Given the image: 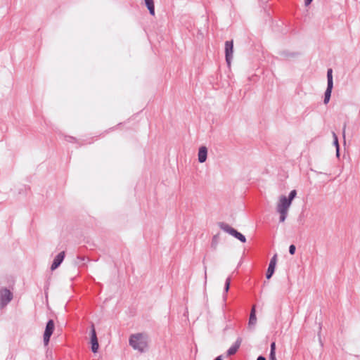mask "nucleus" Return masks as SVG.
Returning a JSON list of instances; mask_svg holds the SVG:
<instances>
[{
  "label": "nucleus",
  "mask_w": 360,
  "mask_h": 360,
  "mask_svg": "<svg viewBox=\"0 0 360 360\" xmlns=\"http://www.w3.org/2000/svg\"><path fill=\"white\" fill-rule=\"evenodd\" d=\"M129 342L134 349L138 350L140 352H145L148 346L147 338L142 333L131 335Z\"/></svg>",
  "instance_id": "1"
},
{
  "label": "nucleus",
  "mask_w": 360,
  "mask_h": 360,
  "mask_svg": "<svg viewBox=\"0 0 360 360\" xmlns=\"http://www.w3.org/2000/svg\"><path fill=\"white\" fill-rule=\"evenodd\" d=\"M219 227L223 230L224 231L228 233L229 234L231 235L234 238H237L242 243L246 242V238L244 235L238 232L235 229L230 226L228 224L225 222H219L218 223Z\"/></svg>",
  "instance_id": "2"
},
{
  "label": "nucleus",
  "mask_w": 360,
  "mask_h": 360,
  "mask_svg": "<svg viewBox=\"0 0 360 360\" xmlns=\"http://www.w3.org/2000/svg\"><path fill=\"white\" fill-rule=\"evenodd\" d=\"M333 87V70L331 68H329L327 71V88L325 91L324 100H323V102L325 104H327L330 101Z\"/></svg>",
  "instance_id": "3"
},
{
  "label": "nucleus",
  "mask_w": 360,
  "mask_h": 360,
  "mask_svg": "<svg viewBox=\"0 0 360 360\" xmlns=\"http://www.w3.org/2000/svg\"><path fill=\"white\" fill-rule=\"evenodd\" d=\"M13 299V293L6 288H0V307H5Z\"/></svg>",
  "instance_id": "4"
},
{
  "label": "nucleus",
  "mask_w": 360,
  "mask_h": 360,
  "mask_svg": "<svg viewBox=\"0 0 360 360\" xmlns=\"http://www.w3.org/2000/svg\"><path fill=\"white\" fill-rule=\"evenodd\" d=\"M291 204L290 200H287L286 196L281 195L277 204L276 211L278 212H288Z\"/></svg>",
  "instance_id": "5"
},
{
  "label": "nucleus",
  "mask_w": 360,
  "mask_h": 360,
  "mask_svg": "<svg viewBox=\"0 0 360 360\" xmlns=\"http://www.w3.org/2000/svg\"><path fill=\"white\" fill-rule=\"evenodd\" d=\"M54 328H55L54 322L53 320L50 319L46 323V328L44 330V345H46V346L48 345L49 340H50V338L53 333Z\"/></svg>",
  "instance_id": "6"
},
{
  "label": "nucleus",
  "mask_w": 360,
  "mask_h": 360,
  "mask_svg": "<svg viewBox=\"0 0 360 360\" xmlns=\"http://www.w3.org/2000/svg\"><path fill=\"white\" fill-rule=\"evenodd\" d=\"M233 53V41H226L225 42V58L226 61L229 66H230Z\"/></svg>",
  "instance_id": "7"
},
{
  "label": "nucleus",
  "mask_w": 360,
  "mask_h": 360,
  "mask_svg": "<svg viewBox=\"0 0 360 360\" xmlns=\"http://www.w3.org/2000/svg\"><path fill=\"white\" fill-rule=\"evenodd\" d=\"M91 350L94 353H96L98 349V342L96 336V330L94 326H91Z\"/></svg>",
  "instance_id": "8"
},
{
  "label": "nucleus",
  "mask_w": 360,
  "mask_h": 360,
  "mask_svg": "<svg viewBox=\"0 0 360 360\" xmlns=\"http://www.w3.org/2000/svg\"><path fill=\"white\" fill-rule=\"evenodd\" d=\"M276 262H277V255H274L272 257V258L271 259L269 264V267L267 269V271L266 274V277L267 279H270L271 278V276H273L274 271H275Z\"/></svg>",
  "instance_id": "9"
},
{
  "label": "nucleus",
  "mask_w": 360,
  "mask_h": 360,
  "mask_svg": "<svg viewBox=\"0 0 360 360\" xmlns=\"http://www.w3.org/2000/svg\"><path fill=\"white\" fill-rule=\"evenodd\" d=\"M65 252L62 251L55 257L51 266V271L56 269L60 265L65 258Z\"/></svg>",
  "instance_id": "10"
},
{
  "label": "nucleus",
  "mask_w": 360,
  "mask_h": 360,
  "mask_svg": "<svg viewBox=\"0 0 360 360\" xmlns=\"http://www.w3.org/2000/svg\"><path fill=\"white\" fill-rule=\"evenodd\" d=\"M198 161L200 163H203L206 161L207 157V148L206 146H201L198 150Z\"/></svg>",
  "instance_id": "11"
},
{
  "label": "nucleus",
  "mask_w": 360,
  "mask_h": 360,
  "mask_svg": "<svg viewBox=\"0 0 360 360\" xmlns=\"http://www.w3.org/2000/svg\"><path fill=\"white\" fill-rule=\"evenodd\" d=\"M241 342H242V338L240 337L238 338L236 342L234 343V345H232L227 350V356H231V355L235 354L237 352L238 348L240 347Z\"/></svg>",
  "instance_id": "12"
},
{
  "label": "nucleus",
  "mask_w": 360,
  "mask_h": 360,
  "mask_svg": "<svg viewBox=\"0 0 360 360\" xmlns=\"http://www.w3.org/2000/svg\"><path fill=\"white\" fill-rule=\"evenodd\" d=\"M256 322H257V317H256V313H255V307L254 306L252 308L250 318H249V322H248L249 327L254 326L256 324Z\"/></svg>",
  "instance_id": "13"
},
{
  "label": "nucleus",
  "mask_w": 360,
  "mask_h": 360,
  "mask_svg": "<svg viewBox=\"0 0 360 360\" xmlns=\"http://www.w3.org/2000/svg\"><path fill=\"white\" fill-rule=\"evenodd\" d=\"M145 4L152 15H155V6L153 0H144Z\"/></svg>",
  "instance_id": "14"
},
{
  "label": "nucleus",
  "mask_w": 360,
  "mask_h": 360,
  "mask_svg": "<svg viewBox=\"0 0 360 360\" xmlns=\"http://www.w3.org/2000/svg\"><path fill=\"white\" fill-rule=\"evenodd\" d=\"M219 236L218 234L217 235H214L212 239V242H211V248L213 249V250H216L217 248V245H218V243H219Z\"/></svg>",
  "instance_id": "15"
},
{
  "label": "nucleus",
  "mask_w": 360,
  "mask_h": 360,
  "mask_svg": "<svg viewBox=\"0 0 360 360\" xmlns=\"http://www.w3.org/2000/svg\"><path fill=\"white\" fill-rule=\"evenodd\" d=\"M297 191L295 190H292L290 191L288 198H287L288 200H290V202L292 203V201L293 199L296 197Z\"/></svg>",
  "instance_id": "16"
},
{
  "label": "nucleus",
  "mask_w": 360,
  "mask_h": 360,
  "mask_svg": "<svg viewBox=\"0 0 360 360\" xmlns=\"http://www.w3.org/2000/svg\"><path fill=\"white\" fill-rule=\"evenodd\" d=\"M230 284H231V278L229 277L226 279L225 284H224V292L226 293L229 290L230 288Z\"/></svg>",
  "instance_id": "17"
},
{
  "label": "nucleus",
  "mask_w": 360,
  "mask_h": 360,
  "mask_svg": "<svg viewBox=\"0 0 360 360\" xmlns=\"http://www.w3.org/2000/svg\"><path fill=\"white\" fill-rule=\"evenodd\" d=\"M278 213L280 214V218H279L280 222L285 221V220L287 217V215H288V212H278Z\"/></svg>",
  "instance_id": "18"
},
{
  "label": "nucleus",
  "mask_w": 360,
  "mask_h": 360,
  "mask_svg": "<svg viewBox=\"0 0 360 360\" xmlns=\"http://www.w3.org/2000/svg\"><path fill=\"white\" fill-rule=\"evenodd\" d=\"M333 139H334V145L335 146V148H338V146H339V143H338V136L337 135L335 134V133H333Z\"/></svg>",
  "instance_id": "19"
},
{
  "label": "nucleus",
  "mask_w": 360,
  "mask_h": 360,
  "mask_svg": "<svg viewBox=\"0 0 360 360\" xmlns=\"http://www.w3.org/2000/svg\"><path fill=\"white\" fill-rule=\"evenodd\" d=\"M296 250V248L294 245H290L289 247V252L290 255H294Z\"/></svg>",
  "instance_id": "20"
},
{
  "label": "nucleus",
  "mask_w": 360,
  "mask_h": 360,
  "mask_svg": "<svg viewBox=\"0 0 360 360\" xmlns=\"http://www.w3.org/2000/svg\"><path fill=\"white\" fill-rule=\"evenodd\" d=\"M269 360H276V352L270 351L269 359Z\"/></svg>",
  "instance_id": "21"
},
{
  "label": "nucleus",
  "mask_w": 360,
  "mask_h": 360,
  "mask_svg": "<svg viewBox=\"0 0 360 360\" xmlns=\"http://www.w3.org/2000/svg\"><path fill=\"white\" fill-rule=\"evenodd\" d=\"M273 352H276V343L274 342H271V350Z\"/></svg>",
  "instance_id": "22"
},
{
  "label": "nucleus",
  "mask_w": 360,
  "mask_h": 360,
  "mask_svg": "<svg viewBox=\"0 0 360 360\" xmlns=\"http://www.w3.org/2000/svg\"><path fill=\"white\" fill-rule=\"evenodd\" d=\"M313 0H305L304 1V4L305 6H309L311 2H312Z\"/></svg>",
  "instance_id": "23"
},
{
  "label": "nucleus",
  "mask_w": 360,
  "mask_h": 360,
  "mask_svg": "<svg viewBox=\"0 0 360 360\" xmlns=\"http://www.w3.org/2000/svg\"><path fill=\"white\" fill-rule=\"evenodd\" d=\"M204 269H205V281H207V266L204 265Z\"/></svg>",
  "instance_id": "24"
},
{
  "label": "nucleus",
  "mask_w": 360,
  "mask_h": 360,
  "mask_svg": "<svg viewBox=\"0 0 360 360\" xmlns=\"http://www.w3.org/2000/svg\"><path fill=\"white\" fill-rule=\"evenodd\" d=\"M77 259L80 262H84V257H81V256H78V257H77Z\"/></svg>",
  "instance_id": "25"
},
{
  "label": "nucleus",
  "mask_w": 360,
  "mask_h": 360,
  "mask_svg": "<svg viewBox=\"0 0 360 360\" xmlns=\"http://www.w3.org/2000/svg\"><path fill=\"white\" fill-rule=\"evenodd\" d=\"M339 155H340V146H338V148H336V155L338 157H339Z\"/></svg>",
  "instance_id": "26"
},
{
  "label": "nucleus",
  "mask_w": 360,
  "mask_h": 360,
  "mask_svg": "<svg viewBox=\"0 0 360 360\" xmlns=\"http://www.w3.org/2000/svg\"><path fill=\"white\" fill-rule=\"evenodd\" d=\"M257 360H266V359L263 356H258Z\"/></svg>",
  "instance_id": "27"
},
{
  "label": "nucleus",
  "mask_w": 360,
  "mask_h": 360,
  "mask_svg": "<svg viewBox=\"0 0 360 360\" xmlns=\"http://www.w3.org/2000/svg\"><path fill=\"white\" fill-rule=\"evenodd\" d=\"M214 360H222V356H218Z\"/></svg>",
  "instance_id": "28"
},
{
  "label": "nucleus",
  "mask_w": 360,
  "mask_h": 360,
  "mask_svg": "<svg viewBox=\"0 0 360 360\" xmlns=\"http://www.w3.org/2000/svg\"><path fill=\"white\" fill-rule=\"evenodd\" d=\"M345 128H346V124L344 125V127H343V136L345 137Z\"/></svg>",
  "instance_id": "29"
}]
</instances>
